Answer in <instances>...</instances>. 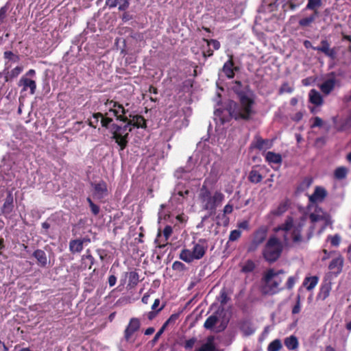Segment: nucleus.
I'll return each mask as SVG.
<instances>
[{
	"instance_id": "nucleus-39",
	"label": "nucleus",
	"mask_w": 351,
	"mask_h": 351,
	"mask_svg": "<svg viewBox=\"0 0 351 351\" xmlns=\"http://www.w3.org/2000/svg\"><path fill=\"white\" fill-rule=\"evenodd\" d=\"M197 341V339L195 337L185 340L180 343L186 350H191L195 346Z\"/></svg>"
},
{
	"instance_id": "nucleus-40",
	"label": "nucleus",
	"mask_w": 351,
	"mask_h": 351,
	"mask_svg": "<svg viewBox=\"0 0 351 351\" xmlns=\"http://www.w3.org/2000/svg\"><path fill=\"white\" fill-rule=\"evenodd\" d=\"M117 104L118 102L113 100H106V101L104 103V105L106 108V110L108 111V114L110 113H112L113 114H117V111H116V107Z\"/></svg>"
},
{
	"instance_id": "nucleus-57",
	"label": "nucleus",
	"mask_w": 351,
	"mask_h": 351,
	"mask_svg": "<svg viewBox=\"0 0 351 351\" xmlns=\"http://www.w3.org/2000/svg\"><path fill=\"white\" fill-rule=\"evenodd\" d=\"M164 307H165V304L162 305L157 310H155V311L152 310V311L149 312L147 314V318L149 320H152L157 315V314L164 308Z\"/></svg>"
},
{
	"instance_id": "nucleus-24",
	"label": "nucleus",
	"mask_w": 351,
	"mask_h": 351,
	"mask_svg": "<svg viewBox=\"0 0 351 351\" xmlns=\"http://www.w3.org/2000/svg\"><path fill=\"white\" fill-rule=\"evenodd\" d=\"M69 248L71 254L80 253L84 249V245L80 239H71L69 241Z\"/></svg>"
},
{
	"instance_id": "nucleus-42",
	"label": "nucleus",
	"mask_w": 351,
	"mask_h": 351,
	"mask_svg": "<svg viewBox=\"0 0 351 351\" xmlns=\"http://www.w3.org/2000/svg\"><path fill=\"white\" fill-rule=\"evenodd\" d=\"M282 348L281 341L278 339L272 341L267 347V351H280Z\"/></svg>"
},
{
	"instance_id": "nucleus-52",
	"label": "nucleus",
	"mask_w": 351,
	"mask_h": 351,
	"mask_svg": "<svg viewBox=\"0 0 351 351\" xmlns=\"http://www.w3.org/2000/svg\"><path fill=\"white\" fill-rule=\"evenodd\" d=\"M179 317V314L174 313L170 315V317L167 319V320L163 324L165 327H167L169 325L174 324L176 320Z\"/></svg>"
},
{
	"instance_id": "nucleus-61",
	"label": "nucleus",
	"mask_w": 351,
	"mask_h": 351,
	"mask_svg": "<svg viewBox=\"0 0 351 351\" xmlns=\"http://www.w3.org/2000/svg\"><path fill=\"white\" fill-rule=\"evenodd\" d=\"M176 191H177V194L179 196L182 197L183 198H185L186 197H187L190 193L189 189H186L185 191L179 190V185L177 186Z\"/></svg>"
},
{
	"instance_id": "nucleus-17",
	"label": "nucleus",
	"mask_w": 351,
	"mask_h": 351,
	"mask_svg": "<svg viewBox=\"0 0 351 351\" xmlns=\"http://www.w3.org/2000/svg\"><path fill=\"white\" fill-rule=\"evenodd\" d=\"M327 195L326 190L321 186H316L313 193L309 196V201L311 203L322 202Z\"/></svg>"
},
{
	"instance_id": "nucleus-29",
	"label": "nucleus",
	"mask_w": 351,
	"mask_h": 351,
	"mask_svg": "<svg viewBox=\"0 0 351 351\" xmlns=\"http://www.w3.org/2000/svg\"><path fill=\"white\" fill-rule=\"evenodd\" d=\"M248 180L252 183L257 184L262 181L263 176L256 167H253L249 173Z\"/></svg>"
},
{
	"instance_id": "nucleus-9",
	"label": "nucleus",
	"mask_w": 351,
	"mask_h": 351,
	"mask_svg": "<svg viewBox=\"0 0 351 351\" xmlns=\"http://www.w3.org/2000/svg\"><path fill=\"white\" fill-rule=\"evenodd\" d=\"M140 320L136 317L131 318L124 330V338L125 341H130L132 335L140 329Z\"/></svg>"
},
{
	"instance_id": "nucleus-11",
	"label": "nucleus",
	"mask_w": 351,
	"mask_h": 351,
	"mask_svg": "<svg viewBox=\"0 0 351 351\" xmlns=\"http://www.w3.org/2000/svg\"><path fill=\"white\" fill-rule=\"evenodd\" d=\"M272 143L269 140H263L257 137L256 140L251 144V152H265L266 150L271 147Z\"/></svg>"
},
{
	"instance_id": "nucleus-14",
	"label": "nucleus",
	"mask_w": 351,
	"mask_h": 351,
	"mask_svg": "<svg viewBox=\"0 0 351 351\" xmlns=\"http://www.w3.org/2000/svg\"><path fill=\"white\" fill-rule=\"evenodd\" d=\"M163 235L165 237V240L162 241L160 239L161 237V232L159 231L157 234V239L155 242L157 243V247L159 248H163L167 245V241L173 233V228L171 226L167 225L163 230Z\"/></svg>"
},
{
	"instance_id": "nucleus-5",
	"label": "nucleus",
	"mask_w": 351,
	"mask_h": 351,
	"mask_svg": "<svg viewBox=\"0 0 351 351\" xmlns=\"http://www.w3.org/2000/svg\"><path fill=\"white\" fill-rule=\"evenodd\" d=\"M282 250V242L276 236H271L266 242L262 254L266 261L273 263L280 257Z\"/></svg>"
},
{
	"instance_id": "nucleus-58",
	"label": "nucleus",
	"mask_w": 351,
	"mask_h": 351,
	"mask_svg": "<svg viewBox=\"0 0 351 351\" xmlns=\"http://www.w3.org/2000/svg\"><path fill=\"white\" fill-rule=\"evenodd\" d=\"M208 44V45H212L214 49L217 50L220 48V43L214 39L211 40H205Z\"/></svg>"
},
{
	"instance_id": "nucleus-54",
	"label": "nucleus",
	"mask_w": 351,
	"mask_h": 351,
	"mask_svg": "<svg viewBox=\"0 0 351 351\" xmlns=\"http://www.w3.org/2000/svg\"><path fill=\"white\" fill-rule=\"evenodd\" d=\"M108 112H106L105 116L102 114L101 117V123L103 127L108 128L109 124L112 121V119L108 117Z\"/></svg>"
},
{
	"instance_id": "nucleus-6",
	"label": "nucleus",
	"mask_w": 351,
	"mask_h": 351,
	"mask_svg": "<svg viewBox=\"0 0 351 351\" xmlns=\"http://www.w3.org/2000/svg\"><path fill=\"white\" fill-rule=\"evenodd\" d=\"M285 271L280 269L276 271L274 269H267L262 278L265 285L263 289V293L268 295H274L280 292L282 289L279 288V282H276L274 278L280 274H284Z\"/></svg>"
},
{
	"instance_id": "nucleus-28",
	"label": "nucleus",
	"mask_w": 351,
	"mask_h": 351,
	"mask_svg": "<svg viewBox=\"0 0 351 351\" xmlns=\"http://www.w3.org/2000/svg\"><path fill=\"white\" fill-rule=\"evenodd\" d=\"M288 207L289 205L287 202H281L277 208L270 211L269 215L275 217H280L288 210Z\"/></svg>"
},
{
	"instance_id": "nucleus-2",
	"label": "nucleus",
	"mask_w": 351,
	"mask_h": 351,
	"mask_svg": "<svg viewBox=\"0 0 351 351\" xmlns=\"http://www.w3.org/2000/svg\"><path fill=\"white\" fill-rule=\"evenodd\" d=\"M125 123L126 124L124 127H118L113 133V137L120 146L121 149L125 147L128 143L129 132H131L132 127L142 128L146 127L145 119L141 115H130V119L128 118V121Z\"/></svg>"
},
{
	"instance_id": "nucleus-63",
	"label": "nucleus",
	"mask_w": 351,
	"mask_h": 351,
	"mask_svg": "<svg viewBox=\"0 0 351 351\" xmlns=\"http://www.w3.org/2000/svg\"><path fill=\"white\" fill-rule=\"evenodd\" d=\"M91 212L94 215H97L99 213V207L94 203H91L90 205Z\"/></svg>"
},
{
	"instance_id": "nucleus-44",
	"label": "nucleus",
	"mask_w": 351,
	"mask_h": 351,
	"mask_svg": "<svg viewBox=\"0 0 351 351\" xmlns=\"http://www.w3.org/2000/svg\"><path fill=\"white\" fill-rule=\"evenodd\" d=\"M14 207V204H10L9 202H4L2 207L1 208V213L5 217H7L13 211Z\"/></svg>"
},
{
	"instance_id": "nucleus-43",
	"label": "nucleus",
	"mask_w": 351,
	"mask_h": 351,
	"mask_svg": "<svg viewBox=\"0 0 351 351\" xmlns=\"http://www.w3.org/2000/svg\"><path fill=\"white\" fill-rule=\"evenodd\" d=\"M336 128L339 131L346 130L351 128V117L342 120L339 124H337Z\"/></svg>"
},
{
	"instance_id": "nucleus-3",
	"label": "nucleus",
	"mask_w": 351,
	"mask_h": 351,
	"mask_svg": "<svg viewBox=\"0 0 351 351\" xmlns=\"http://www.w3.org/2000/svg\"><path fill=\"white\" fill-rule=\"evenodd\" d=\"M304 226V220L301 219L297 224H293V219L292 217L288 216L285 222L279 225L276 231H283L285 233L282 236L283 242L287 245L290 239L289 238V232L291 231V239L293 243L298 244L302 242L303 238L302 231Z\"/></svg>"
},
{
	"instance_id": "nucleus-35",
	"label": "nucleus",
	"mask_w": 351,
	"mask_h": 351,
	"mask_svg": "<svg viewBox=\"0 0 351 351\" xmlns=\"http://www.w3.org/2000/svg\"><path fill=\"white\" fill-rule=\"evenodd\" d=\"M179 257L181 260L188 263H191L195 260V258L192 254V251L189 249L182 250Z\"/></svg>"
},
{
	"instance_id": "nucleus-32",
	"label": "nucleus",
	"mask_w": 351,
	"mask_h": 351,
	"mask_svg": "<svg viewBox=\"0 0 351 351\" xmlns=\"http://www.w3.org/2000/svg\"><path fill=\"white\" fill-rule=\"evenodd\" d=\"M116 111H117V114L113 115L117 117V120L123 121V122L128 121V117L125 114L128 110H125L123 105L118 103L116 107Z\"/></svg>"
},
{
	"instance_id": "nucleus-47",
	"label": "nucleus",
	"mask_w": 351,
	"mask_h": 351,
	"mask_svg": "<svg viewBox=\"0 0 351 351\" xmlns=\"http://www.w3.org/2000/svg\"><path fill=\"white\" fill-rule=\"evenodd\" d=\"M101 117L102 114L100 112L94 114L93 115L92 119L89 121V125L95 128L99 119L101 120Z\"/></svg>"
},
{
	"instance_id": "nucleus-50",
	"label": "nucleus",
	"mask_w": 351,
	"mask_h": 351,
	"mask_svg": "<svg viewBox=\"0 0 351 351\" xmlns=\"http://www.w3.org/2000/svg\"><path fill=\"white\" fill-rule=\"evenodd\" d=\"M241 236V231L239 230H232L229 235V241H235Z\"/></svg>"
},
{
	"instance_id": "nucleus-64",
	"label": "nucleus",
	"mask_w": 351,
	"mask_h": 351,
	"mask_svg": "<svg viewBox=\"0 0 351 351\" xmlns=\"http://www.w3.org/2000/svg\"><path fill=\"white\" fill-rule=\"evenodd\" d=\"M5 202H9L10 204H14V197L12 192L11 191H8L7 192L6 197L5 199Z\"/></svg>"
},
{
	"instance_id": "nucleus-22",
	"label": "nucleus",
	"mask_w": 351,
	"mask_h": 351,
	"mask_svg": "<svg viewBox=\"0 0 351 351\" xmlns=\"http://www.w3.org/2000/svg\"><path fill=\"white\" fill-rule=\"evenodd\" d=\"M336 80L335 77H331L325 80L319 85V88L322 93L328 95L335 88Z\"/></svg>"
},
{
	"instance_id": "nucleus-51",
	"label": "nucleus",
	"mask_w": 351,
	"mask_h": 351,
	"mask_svg": "<svg viewBox=\"0 0 351 351\" xmlns=\"http://www.w3.org/2000/svg\"><path fill=\"white\" fill-rule=\"evenodd\" d=\"M297 276H290L286 283L285 288L288 290H291L293 288L296 281L298 280Z\"/></svg>"
},
{
	"instance_id": "nucleus-20",
	"label": "nucleus",
	"mask_w": 351,
	"mask_h": 351,
	"mask_svg": "<svg viewBox=\"0 0 351 351\" xmlns=\"http://www.w3.org/2000/svg\"><path fill=\"white\" fill-rule=\"evenodd\" d=\"M332 289V283L329 281L324 282L319 289V291L317 294V300H325L330 295Z\"/></svg>"
},
{
	"instance_id": "nucleus-13",
	"label": "nucleus",
	"mask_w": 351,
	"mask_h": 351,
	"mask_svg": "<svg viewBox=\"0 0 351 351\" xmlns=\"http://www.w3.org/2000/svg\"><path fill=\"white\" fill-rule=\"evenodd\" d=\"M18 85L23 86V91H26L29 89L30 94L34 95L36 89V84L33 79L27 77V76H22L19 81Z\"/></svg>"
},
{
	"instance_id": "nucleus-59",
	"label": "nucleus",
	"mask_w": 351,
	"mask_h": 351,
	"mask_svg": "<svg viewBox=\"0 0 351 351\" xmlns=\"http://www.w3.org/2000/svg\"><path fill=\"white\" fill-rule=\"evenodd\" d=\"M309 219H310L311 223H315L317 221L322 220L323 217L321 215H317V214H315V213H311L310 215H309Z\"/></svg>"
},
{
	"instance_id": "nucleus-10",
	"label": "nucleus",
	"mask_w": 351,
	"mask_h": 351,
	"mask_svg": "<svg viewBox=\"0 0 351 351\" xmlns=\"http://www.w3.org/2000/svg\"><path fill=\"white\" fill-rule=\"evenodd\" d=\"M207 248L208 245L206 239H199L198 243L194 245L192 250V254L195 259H201L205 255Z\"/></svg>"
},
{
	"instance_id": "nucleus-4",
	"label": "nucleus",
	"mask_w": 351,
	"mask_h": 351,
	"mask_svg": "<svg viewBox=\"0 0 351 351\" xmlns=\"http://www.w3.org/2000/svg\"><path fill=\"white\" fill-rule=\"evenodd\" d=\"M199 199L203 209L208 210V216H211L215 214L217 207L223 201L224 195L220 191H215L212 195L208 189L203 186L200 190Z\"/></svg>"
},
{
	"instance_id": "nucleus-37",
	"label": "nucleus",
	"mask_w": 351,
	"mask_h": 351,
	"mask_svg": "<svg viewBox=\"0 0 351 351\" xmlns=\"http://www.w3.org/2000/svg\"><path fill=\"white\" fill-rule=\"evenodd\" d=\"M348 169L345 167H339L334 171V177L337 180H343L346 178Z\"/></svg>"
},
{
	"instance_id": "nucleus-53",
	"label": "nucleus",
	"mask_w": 351,
	"mask_h": 351,
	"mask_svg": "<svg viewBox=\"0 0 351 351\" xmlns=\"http://www.w3.org/2000/svg\"><path fill=\"white\" fill-rule=\"evenodd\" d=\"M241 84L239 81H235L234 82V85L232 86L233 90L238 95L239 98L240 97L241 94H245V93L247 91H243L241 90Z\"/></svg>"
},
{
	"instance_id": "nucleus-55",
	"label": "nucleus",
	"mask_w": 351,
	"mask_h": 351,
	"mask_svg": "<svg viewBox=\"0 0 351 351\" xmlns=\"http://www.w3.org/2000/svg\"><path fill=\"white\" fill-rule=\"evenodd\" d=\"M313 182V180L311 178H306L303 180V181L300 183L298 189H301L302 190L308 188Z\"/></svg>"
},
{
	"instance_id": "nucleus-12",
	"label": "nucleus",
	"mask_w": 351,
	"mask_h": 351,
	"mask_svg": "<svg viewBox=\"0 0 351 351\" xmlns=\"http://www.w3.org/2000/svg\"><path fill=\"white\" fill-rule=\"evenodd\" d=\"M343 263V258L341 256L333 258L328 265V269L332 274L335 276H339L342 271Z\"/></svg>"
},
{
	"instance_id": "nucleus-60",
	"label": "nucleus",
	"mask_w": 351,
	"mask_h": 351,
	"mask_svg": "<svg viewBox=\"0 0 351 351\" xmlns=\"http://www.w3.org/2000/svg\"><path fill=\"white\" fill-rule=\"evenodd\" d=\"M241 329L247 335H250L254 332V330L250 325L244 324L241 326Z\"/></svg>"
},
{
	"instance_id": "nucleus-7",
	"label": "nucleus",
	"mask_w": 351,
	"mask_h": 351,
	"mask_svg": "<svg viewBox=\"0 0 351 351\" xmlns=\"http://www.w3.org/2000/svg\"><path fill=\"white\" fill-rule=\"evenodd\" d=\"M268 228L261 226L256 229L252 236V240L247 246V252H255L266 240L268 234Z\"/></svg>"
},
{
	"instance_id": "nucleus-23",
	"label": "nucleus",
	"mask_w": 351,
	"mask_h": 351,
	"mask_svg": "<svg viewBox=\"0 0 351 351\" xmlns=\"http://www.w3.org/2000/svg\"><path fill=\"white\" fill-rule=\"evenodd\" d=\"M4 58L5 59V67L10 69L12 63H16L19 62L20 57L19 55L12 53L10 51H6L3 53Z\"/></svg>"
},
{
	"instance_id": "nucleus-18",
	"label": "nucleus",
	"mask_w": 351,
	"mask_h": 351,
	"mask_svg": "<svg viewBox=\"0 0 351 351\" xmlns=\"http://www.w3.org/2000/svg\"><path fill=\"white\" fill-rule=\"evenodd\" d=\"M32 256L36 259L37 264L40 267H47L49 261H48L47 254L43 250L37 249L34 252Z\"/></svg>"
},
{
	"instance_id": "nucleus-33",
	"label": "nucleus",
	"mask_w": 351,
	"mask_h": 351,
	"mask_svg": "<svg viewBox=\"0 0 351 351\" xmlns=\"http://www.w3.org/2000/svg\"><path fill=\"white\" fill-rule=\"evenodd\" d=\"M195 351H216V346L213 341V337H208L207 341L199 349Z\"/></svg>"
},
{
	"instance_id": "nucleus-15",
	"label": "nucleus",
	"mask_w": 351,
	"mask_h": 351,
	"mask_svg": "<svg viewBox=\"0 0 351 351\" xmlns=\"http://www.w3.org/2000/svg\"><path fill=\"white\" fill-rule=\"evenodd\" d=\"M313 49L314 50L323 52L326 56L332 59H334L336 57V51L335 49L330 48V45L326 40H322L321 41L320 46L313 47Z\"/></svg>"
},
{
	"instance_id": "nucleus-1",
	"label": "nucleus",
	"mask_w": 351,
	"mask_h": 351,
	"mask_svg": "<svg viewBox=\"0 0 351 351\" xmlns=\"http://www.w3.org/2000/svg\"><path fill=\"white\" fill-rule=\"evenodd\" d=\"M254 100L252 93L247 90L245 94L240 95L239 104L234 101L230 102L229 113L235 119H249L254 113Z\"/></svg>"
},
{
	"instance_id": "nucleus-26",
	"label": "nucleus",
	"mask_w": 351,
	"mask_h": 351,
	"mask_svg": "<svg viewBox=\"0 0 351 351\" xmlns=\"http://www.w3.org/2000/svg\"><path fill=\"white\" fill-rule=\"evenodd\" d=\"M265 159L274 169H278L282 162V155H265Z\"/></svg>"
},
{
	"instance_id": "nucleus-30",
	"label": "nucleus",
	"mask_w": 351,
	"mask_h": 351,
	"mask_svg": "<svg viewBox=\"0 0 351 351\" xmlns=\"http://www.w3.org/2000/svg\"><path fill=\"white\" fill-rule=\"evenodd\" d=\"M319 282V278L316 276L306 277L303 281V286L306 287L308 291L313 289Z\"/></svg>"
},
{
	"instance_id": "nucleus-25",
	"label": "nucleus",
	"mask_w": 351,
	"mask_h": 351,
	"mask_svg": "<svg viewBox=\"0 0 351 351\" xmlns=\"http://www.w3.org/2000/svg\"><path fill=\"white\" fill-rule=\"evenodd\" d=\"M308 97L309 101L315 106H321L323 104V98L321 94L315 89L310 90Z\"/></svg>"
},
{
	"instance_id": "nucleus-45",
	"label": "nucleus",
	"mask_w": 351,
	"mask_h": 351,
	"mask_svg": "<svg viewBox=\"0 0 351 351\" xmlns=\"http://www.w3.org/2000/svg\"><path fill=\"white\" fill-rule=\"evenodd\" d=\"M230 298L228 296L227 291L225 289H222L220 291L219 296L218 298V301L220 302L221 306L226 305L229 301Z\"/></svg>"
},
{
	"instance_id": "nucleus-48",
	"label": "nucleus",
	"mask_w": 351,
	"mask_h": 351,
	"mask_svg": "<svg viewBox=\"0 0 351 351\" xmlns=\"http://www.w3.org/2000/svg\"><path fill=\"white\" fill-rule=\"evenodd\" d=\"M172 269L175 271L182 272L186 269V267L182 262L176 261L173 263Z\"/></svg>"
},
{
	"instance_id": "nucleus-19",
	"label": "nucleus",
	"mask_w": 351,
	"mask_h": 351,
	"mask_svg": "<svg viewBox=\"0 0 351 351\" xmlns=\"http://www.w3.org/2000/svg\"><path fill=\"white\" fill-rule=\"evenodd\" d=\"M125 278H128V283L126 287L128 290L134 289L140 281L139 275L136 271L125 272Z\"/></svg>"
},
{
	"instance_id": "nucleus-49",
	"label": "nucleus",
	"mask_w": 351,
	"mask_h": 351,
	"mask_svg": "<svg viewBox=\"0 0 351 351\" xmlns=\"http://www.w3.org/2000/svg\"><path fill=\"white\" fill-rule=\"evenodd\" d=\"M301 297L298 294L296 297V302L295 305L292 308V314H298L301 311V302H300Z\"/></svg>"
},
{
	"instance_id": "nucleus-41",
	"label": "nucleus",
	"mask_w": 351,
	"mask_h": 351,
	"mask_svg": "<svg viewBox=\"0 0 351 351\" xmlns=\"http://www.w3.org/2000/svg\"><path fill=\"white\" fill-rule=\"evenodd\" d=\"M189 171L185 170L182 167L178 168L174 173V176L178 179H183L185 180H189L190 179V176L189 175Z\"/></svg>"
},
{
	"instance_id": "nucleus-56",
	"label": "nucleus",
	"mask_w": 351,
	"mask_h": 351,
	"mask_svg": "<svg viewBox=\"0 0 351 351\" xmlns=\"http://www.w3.org/2000/svg\"><path fill=\"white\" fill-rule=\"evenodd\" d=\"M87 259L89 261L88 269H91L92 266L95 264V258L90 253V250H86V254L82 256V259Z\"/></svg>"
},
{
	"instance_id": "nucleus-46",
	"label": "nucleus",
	"mask_w": 351,
	"mask_h": 351,
	"mask_svg": "<svg viewBox=\"0 0 351 351\" xmlns=\"http://www.w3.org/2000/svg\"><path fill=\"white\" fill-rule=\"evenodd\" d=\"M327 240L328 241H330V244L332 245V246H335V247H337L339 246V245L340 244V242H341V237L339 234H335L333 236L332 235H329L328 237H327Z\"/></svg>"
},
{
	"instance_id": "nucleus-27",
	"label": "nucleus",
	"mask_w": 351,
	"mask_h": 351,
	"mask_svg": "<svg viewBox=\"0 0 351 351\" xmlns=\"http://www.w3.org/2000/svg\"><path fill=\"white\" fill-rule=\"evenodd\" d=\"M219 322L218 312L216 311L213 315H210L205 321L204 327L207 330H213L214 326Z\"/></svg>"
},
{
	"instance_id": "nucleus-8",
	"label": "nucleus",
	"mask_w": 351,
	"mask_h": 351,
	"mask_svg": "<svg viewBox=\"0 0 351 351\" xmlns=\"http://www.w3.org/2000/svg\"><path fill=\"white\" fill-rule=\"evenodd\" d=\"M93 189V195L97 199H102L108 195V188L106 183L101 180L97 183L91 182Z\"/></svg>"
},
{
	"instance_id": "nucleus-16",
	"label": "nucleus",
	"mask_w": 351,
	"mask_h": 351,
	"mask_svg": "<svg viewBox=\"0 0 351 351\" xmlns=\"http://www.w3.org/2000/svg\"><path fill=\"white\" fill-rule=\"evenodd\" d=\"M23 71V66H17L11 70H9V69H7L6 67H5V69L3 71L5 81V82L12 81L14 79L16 78Z\"/></svg>"
},
{
	"instance_id": "nucleus-31",
	"label": "nucleus",
	"mask_w": 351,
	"mask_h": 351,
	"mask_svg": "<svg viewBox=\"0 0 351 351\" xmlns=\"http://www.w3.org/2000/svg\"><path fill=\"white\" fill-rule=\"evenodd\" d=\"M285 345L289 350H293L298 348L299 343L297 337L293 335H291L285 339Z\"/></svg>"
},
{
	"instance_id": "nucleus-62",
	"label": "nucleus",
	"mask_w": 351,
	"mask_h": 351,
	"mask_svg": "<svg viewBox=\"0 0 351 351\" xmlns=\"http://www.w3.org/2000/svg\"><path fill=\"white\" fill-rule=\"evenodd\" d=\"M237 227L240 229L248 230L249 229V222L246 220L239 222L237 223Z\"/></svg>"
},
{
	"instance_id": "nucleus-34",
	"label": "nucleus",
	"mask_w": 351,
	"mask_h": 351,
	"mask_svg": "<svg viewBox=\"0 0 351 351\" xmlns=\"http://www.w3.org/2000/svg\"><path fill=\"white\" fill-rule=\"evenodd\" d=\"M322 6V0H308L305 10L313 11V13L318 14V9Z\"/></svg>"
},
{
	"instance_id": "nucleus-38",
	"label": "nucleus",
	"mask_w": 351,
	"mask_h": 351,
	"mask_svg": "<svg viewBox=\"0 0 351 351\" xmlns=\"http://www.w3.org/2000/svg\"><path fill=\"white\" fill-rule=\"evenodd\" d=\"M318 14H312L308 17L303 18L299 21V25L302 27H309L315 20Z\"/></svg>"
},
{
	"instance_id": "nucleus-36",
	"label": "nucleus",
	"mask_w": 351,
	"mask_h": 351,
	"mask_svg": "<svg viewBox=\"0 0 351 351\" xmlns=\"http://www.w3.org/2000/svg\"><path fill=\"white\" fill-rule=\"evenodd\" d=\"M256 268V264L252 260H247L242 265L241 271L244 274L252 272Z\"/></svg>"
},
{
	"instance_id": "nucleus-21",
	"label": "nucleus",
	"mask_w": 351,
	"mask_h": 351,
	"mask_svg": "<svg viewBox=\"0 0 351 351\" xmlns=\"http://www.w3.org/2000/svg\"><path fill=\"white\" fill-rule=\"evenodd\" d=\"M236 70L237 68L234 66L232 56H230V59L223 64L222 71L227 77L231 79L234 77Z\"/></svg>"
}]
</instances>
